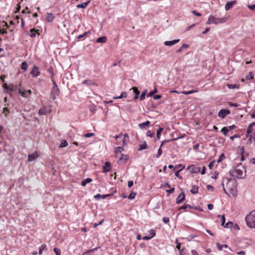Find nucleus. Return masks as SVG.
Instances as JSON below:
<instances>
[{
    "instance_id": "obj_1",
    "label": "nucleus",
    "mask_w": 255,
    "mask_h": 255,
    "mask_svg": "<svg viewBox=\"0 0 255 255\" xmlns=\"http://www.w3.org/2000/svg\"><path fill=\"white\" fill-rule=\"evenodd\" d=\"M229 173L233 177L243 179L246 176V169L243 166L239 165L231 169Z\"/></svg>"
},
{
    "instance_id": "obj_2",
    "label": "nucleus",
    "mask_w": 255,
    "mask_h": 255,
    "mask_svg": "<svg viewBox=\"0 0 255 255\" xmlns=\"http://www.w3.org/2000/svg\"><path fill=\"white\" fill-rule=\"evenodd\" d=\"M246 221L249 227L255 229V210L251 212L246 216Z\"/></svg>"
},
{
    "instance_id": "obj_3",
    "label": "nucleus",
    "mask_w": 255,
    "mask_h": 255,
    "mask_svg": "<svg viewBox=\"0 0 255 255\" xmlns=\"http://www.w3.org/2000/svg\"><path fill=\"white\" fill-rule=\"evenodd\" d=\"M227 18L226 17H216L213 15H211L209 16L208 21L207 22V24H218L220 23H225L227 21Z\"/></svg>"
},
{
    "instance_id": "obj_4",
    "label": "nucleus",
    "mask_w": 255,
    "mask_h": 255,
    "mask_svg": "<svg viewBox=\"0 0 255 255\" xmlns=\"http://www.w3.org/2000/svg\"><path fill=\"white\" fill-rule=\"evenodd\" d=\"M223 181L226 182V187L231 194H234L236 192V183L235 181L232 180L231 179L226 178Z\"/></svg>"
},
{
    "instance_id": "obj_5",
    "label": "nucleus",
    "mask_w": 255,
    "mask_h": 255,
    "mask_svg": "<svg viewBox=\"0 0 255 255\" xmlns=\"http://www.w3.org/2000/svg\"><path fill=\"white\" fill-rule=\"evenodd\" d=\"M54 86L50 92V99L54 101L56 99V97L59 94V89L54 81H53Z\"/></svg>"
},
{
    "instance_id": "obj_6",
    "label": "nucleus",
    "mask_w": 255,
    "mask_h": 255,
    "mask_svg": "<svg viewBox=\"0 0 255 255\" xmlns=\"http://www.w3.org/2000/svg\"><path fill=\"white\" fill-rule=\"evenodd\" d=\"M51 106L49 107H44L39 109L38 111V114L39 115H45L46 114H49L51 112Z\"/></svg>"
},
{
    "instance_id": "obj_7",
    "label": "nucleus",
    "mask_w": 255,
    "mask_h": 255,
    "mask_svg": "<svg viewBox=\"0 0 255 255\" xmlns=\"http://www.w3.org/2000/svg\"><path fill=\"white\" fill-rule=\"evenodd\" d=\"M191 173H198L200 171V168L194 165H191L187 167Z\"/></svg>"
},
{
    "instance_id": "obj_8",
    "label": "nucleus",
    "mask_w": 255,
    "mask_h": 255,
    "mask_svg": "<svg viewBox=\"0 0 255 255\" xmlns=\"http://www.w3.org/2000/svg\"><path fill=\"white\" fill-rule=\"evenodd\" d=\"M230 114V111L228 109H222L218 113V116L222 119Z\"/></svg>"
},
{
    "instance_id": "obj_9",
    "label": "nucleus",
    "mask_w": 255,
    "mask_h": 255,
    "mask_svg": "<svg viewBox=\"0 0 255 255\" xmlns=\"http://www.w3.org/2000/svg\"><path fill=\"white\" fill-rule=\"evenodd\" d=\"M30 74L33 77H37L40 74L38 67L34 65L32 70L30 72Z\"/></svg>"
},
{
    "instance_id": "obj_10",
    "label": "nucleus",
    "mask_w": 255,
    "mask_h": 255,
    "mask_svg": "<svg viewBox=\"0 0 255 255\" xmlns=\"http://www.w3.org/2000/svg\"><path fill=\"white\" fill-rule=\"evenodd\" d=\"M19 93L23 97H27L31 93V91L30 90L24 91L23 89H19Z\"/></svg>"
},
{
    "instance_id": "obj_11",
    "label": "nucleus",
    "mask_w": 255,
    "mask_h": 255,
    "mask_svg": "<svg viewBox=\"0 0 255 255\" xmlns=\"http://www.w3.org/2000/svg\"><path fill=\"white\" fill-rule=\"evenodd\" d=\"M184 199L185 194L184 193V192H182L181 193H180V194L179 195V196L176 199V203L180 204L184 200Z\"/></svg>"
},
{
    "instance_id": "obj_12",
    "label": "nucleus",
    "mask_w": 255,
    "mask_h": 255,
    "mask_svg": "<svg viewBox=\"0 0 255 255\" xmlns=\"http://www.w3.org/2000/svg\"><path fill=\"white\" fill-rule=\"evenodd\" d=\"M180 41V39H175L171 41H166L164 42V44L166 46H171L178 43Z\"/></svg>"
},
{
    "instance_id": "obj_13",
    "label": "nucleus",
    "mask_w": 255,
    "mask_h": 255,
    "mask_svg": "<svg viewBox=\"0 0 255 255\" xmlns=\"http://www.w3.org/2000/svg\"><path fill=\"white\" fill-rule=\"evenodd\" d=\"M38 155L36 152H34L31 154L28 155V161H32L34 160L35 158H37Z\"/></svg>"
},
{
    "instance_id": "obj_14",
    "label": "nucleus",
    "mask_w": 255,
    "mask_h": 255,
    "mask_svg": "<svg viewBox=\"0 0 255 255\" xmlns=\"http://www.w3.org/2000/svg\"><path fill=\"white\" fill-rule=\"evenodd\" d=\"M236 3V0H233L231 1H229L227 2L225 5V9L226 10H229L231 8L233 7V5Z\"/></svg>"
},
{
    "instance_id": "obj_15",
    "label": "nucleus",
    "mask_w": 255,
    "mask_h": 255,
    "mask_svg": "<svg viewBox=\"0 0 255 255\" xmlns=\"http://www.w3.org/2000/svg\"><path fill=\"white\" fill-rule=\"evenodd\" d=\"M110 165H111V163L110 162H109V161L106 162L105 165L103 167V168L104 169L103 172H109L110 170Z\"/></svg>"
},
{
    "instance_id": "obj_16",
    "label": "nucleus",
    "mask_w": 255,
    "mask_h": 255,
    "mask_svg": "<svg viewBox=\"0 0 255 255\" xmlns=\"http://www.w3.org/2000/svg\"><path fill=\"white\" fill-rule=\"evenodd\" d=\"M54 18L53 14L50 13H47L46 17V19L47 22H52Z\"/></svg>"
},
{
    "instance_id": "obj_17",
    "label": "nucleus",
    "mask_w": 255,
    "mask_h": 255,
    "mask_svg": "<svg viewBox=\"0 0 255 255\" xmlns=\"http://www.w3.org/2000/svg\"><path fill=\"white\" fill-rule=\"evenodd\" d=\"M150 122L149 121H146L144 123H142L139 124L138 125V127L141 129H143V128H145V127L149 126V125H150Z\"/></svg>"
},
{
    "instance_id": "obj_18",
    "label": "nucleus",
    "mask_w": 255,
    "mask_h": 255,
    "mask_svg": "<svg viewBox=\"0 0 255 255\" xmlns=\"http://www.w3.org/2000/svg\"><path fill=\"white\" fill-rule=\"evenodd\" d=\"M110 195V194L101 195V194H97V195H95L94 197L96 200H99L100 198L105 199L107 197Z\"/></svg>"
},
{
    "instance_id": "obj_19",
    "label": "nucleus",
    "mask_w": 255,
    "mask_h": 255,
    "mask_svg": "<svg viewBox=\"0 0 255 255\" xmlns=\"http://www.w3.org/2000/svg\"><path fill=\"white\" fill-rule=\"evenodd\" d=\"M107 40V38L106 36H101L98 38L96 40L97 42L98 43H105Z\"/></svg>"
},
{
    "instance_id": "obj_20",
    "label": "nucleus",
    "mask_w": 255,
    "mask_h": 255,
    "mask_svg": "<svg viewBox=\"0 0 255 255\" xmlns=\"http://www.w3.org/2000/svg\"><path fill=\"white\" fill-rule=\"evenodd\" d=\"M37 31H38V30H36L35 28L31 29L29 34V36L31 38L35 37Z\"/></svg>"
},
{
    "instance_id": "obj_21",
    "label": "nucleus",
    "mask_w": 255,
    "mask_h": 255,
    "mask_svg": "<svg viewBox=\"0 0 255 255\" xmlns=\"http://www.w3.org/2000/svg\"><path fill=\"white\" fill-rule=\"evenodd\" d=\"M90 1L89 0L87 2H85L82 3L81 4H78L77 5V7L79 8H85L87 6V5L89 3Z\"/></svg>"
},
{
    "instance_id": "obj_22",
    "label": "nucleus",
    "mask_w": 255,
    "mask_h": 255,
    "mask_svg": "<svg viewBox=\"0 0 255 255\" xmlns=\"http://www.w3.org/2000/svg\"><path fill=\"white\" fill-rule=\"evenodd\" d=\"M92 179L91 178H87L82 180V181L81 182V185L83 186H86V185L87 183H89L92 182Z\"/></svg>"
},
{
    "instance_id": "obj_23",
    "label": "nucleus",
    "mask_w": 255,
    "mask_h": 255,
    "mask_svg": "<svg viewBox=\"0 0 255 255\" xmlns=\"http://www.w3.org/2000/svg\"><path fill=\"white\" fill-rule=\"evenodd\" d=\"M127 97V93L126 92H124L121 93V95L117 97H114V99H121L123 98H126Z\"/></svg>"
},
{
    "instance_id": "obj_24",
    "label": "nucleus",
    "mask_w": 255,
    "mask_h": 255,
    "mask_svg": "<svg viewBox=\"0 0 255 255\" xmlns=\"http://www.w3.org/2000/svg\"><path fill=\"white\" fill-rule=\"evenodd\" d=\"M216 245L217 246L218 249L220 251H221L223 250L224 248H229V250H231V249L228 247V246L227 245H221L219 243H217Z\"/></svg>"
},
{
    "instance_id": "obj_25",
    "label": "nucleus",
    "mask_w": 255,
    "mask_h": 255,
    "mask_svg": "<svg viewBox=\"0 0 255 255\" xmlns=\"http://www.w3.org/2000/svg\"><path fill=\"white\" fill-rule=\"evenodd\" d=\"M20 86V84H19V86H17L15 85H14L13 84H11L9 85V90H16L17 89H18L19 90V89H20L19 88V86Z\"/></svg>"
},
{
    "instance_id": "obj_26",
    "label": "nucleus",
    "mask_w": 255,
    "mask_h": 255,
    "mask_svg": "<svg viewBox=\"0 0 255 255\" xmlns=\"http://www.w3.org/2000/svg\"><path fill=\"white\" fill-rule=\"evenodd\" d=\"M190 192L193 194L198 193V186H197L196 185H193L192 187L191 190H190Z\"/></svg>"
},
{
    "instance_id": "obj_27",
    "label": "nucleus",
    "mask_w": 255,
    "mask_h": 255,
    "mask_svg": "<svg viewBox=\"0 0 255 255\" xmlns=\"http://www.w3.org/2000/svg\"><path fill=\"white\" fill-rule=\"evenodd\" d=\"M189 47V45L187 44H183L181 47H180L177 51L176 52L179 53L182 51L184 48H187Z\"/></svg>"
},
{
    "instance_id": "obj_28",
    "label": "nucleus",
    "mask_w": 255,
    "mask_h": 255,
    "mask_svg": "<svg viewBox=\"0 0 255 255\" xmlns=\"http://www.w3.org/2000/svg\"><path fill=\"white\" fill-rule=\"evenodd\" d=\"M197 92H198V91H197V90H191V91H182V92H181V94L187 95H189V94H191L192 93H197Z\"/></svg>"
},
{
    "instance_id": "obj_29",
    "label": "nucleus",
    "mask_w": 255,
    "mask_h": 255,
    "mask_svg": "<svg viewBox=\"0 0 255 255\" xmlns=\"http://www.w3.org/2000/svg\"><path fill=\"white\" fill-rule=\"evenodd\" d=\"M147 144L145 142H144L143 143L140 144L138 150H142L145 149L147 148Z\"/></svg>"
},
{
    "instance_id": "obj_30",
    "label": "nucleus",
    "mask_w": 255,
    "mask_h": 255,
    "mask_svg": "<svg viewBox=\"0 0 255 255\" xmlns=\"http://www.w3.org/2000/svg\"><path fill=\"white\" fill-rule=\"evenodd\" d=\"M28 67L27 64L25 61L22 62L21 63V69L25 71L27 70Z\"/></svg>"
},
{
    "instance_id": "obj_31",
    "label": "nucleus",
    "mask_w": 255,
    "mask_h": 255,
    "mask_svg": "<svg viewBox=\"0 0 255 255\" xmlns=\"http://www.w3.org/2000/svg\"><path fill=\"white\" fill-rule=\"evenodd\" d=\"M45 249H46V245H45V244H43L40 247H39V254L40 255L42 254V251L43 250H45Z\"/></svg>"
},
{
    "instance_id": "obj_32",
    "label": "nucleus",
    "mask_w": 255,
    "mask_h": 255,
    "mask_svg": "<svg viewBox=\"0 0 255 255\" xmlns=\"http://www.w3.org/2000/svg\"><path fill=\"white\" fill-rule=\"evenodd\" d=\"M163 128H159V129L156 131V136L159 139L160 137L161 132L163 131Z\"/></svg>"
},
{
    "instance_id": "obj_33",
    "label": "nucleus",
    "mask_w": 255,
    "mask_h": 255,
    "mask_svg": "<svg viewBox=\"0 0 255 255\" xmlns=\"http://www.w3.org/2000/svg\"><path fill=\"white\" fill-rule=\"evenodd\" d=\"M233 225H234V224L232 222H229L225 224L224 228H233Z\"/></svg>"
},
{
    "instance_id": "obj_34",
    "label": "nucleus",
    "mask_w": 255,
    "mask_h": 255,
    "mask_svg": "<svg viewBox=\"0 0 255 255\" xmlns=\"http://www.w3.org/2000/svg\"><path fill=\"white\" fill-rule=\"evenodd\" d=\"M127 155H124L123 154H120V160H123L126 161L127 160Z\"/></svg>"
},
{
    "instance_id": "obj_35",
    "label": "nucleus",
    "mask_w": 255,
    "mask_h": 255,
    "mask_svg": "<svg viewBox=\"0 0 255 255\" xmlns=\"http://www.w3.org/2000/svg\"><path fill=\"white\" fill-rule=\"evenodd\" d=\"M146 92H147V91L145 90L142 92V93L140 95V97H139L140 100L142 101V100H144L145 96L146 94Z\"/></svg>"
},
{
    "instance_id": "obj_36",
    "label": "nucleus",
    "mask_w": 255,
    "mask_h": 255,
    "mask_svg": "<svg viewBox=\"0 0 255 255\" xmlns=\"http://www.w3.org/2000/svg\"><path fill=\"white\" fill-rule=\"evenodd\" d=\"M124 150V148L122 147H117L115 149L116 153H119L122 154V152Z\"/></svg>"
},
{
    "instance_id": "obj_37",
    "label": "nucleus",
    "mask_w": 255,
    "mask_h": 255,
    "mask_svg": "<svg viewBox=\"0 0 255 255\" xmlns=\"http://www.w3.org/2000/svg\"><path fill=\"white\" fill-rule=\"evenodd\" d=\"M225 158V156L224 153H222L220 155V156H219L218 159L217 160V162L218 163L220 162L221 161H222Z\"/></svg>"
},
{
    "instance_id": "obj_38",
    "label": "nucleus",
    "mask_w": 255,
    "mask_h": 255,
    "mask_svg": "<svg viewBox=\"0 0 255 255\" xmlns=\"http://www.w3.org/2000/svg\"><path fill=\"white\" fill-rule=\"evenodd\" d=\"M229 131L228 128L226 127H223L221 129V132H223V133L225 135H227V132Z\"/></svg>"
},
{
    "instance_id": "obj_39",
    "label": "nucleus",
    "mask_w": 255,
    "mask_h": 255,
    "mask_svg": "<svg viewBox=\"0 0 255 255\" xmlns=\"http://www.w3.org/2000/svg\"><path fill=\"white\" fill-rule=\"evenodd\" d=\"M2 113L4 114L5 117H7V115L9 113V111L7 108H4Z\"/></svg>"
},
{
    "instance_id": "obj_40",
    "label": "nucleus",
    "mask_w": 255,
    "mask_h": 255,
    "mask_svg": "<svg viewBox=\"0 0 255 255\" xmlns=\"http://www.w3.org/2000/svg\"><path fill=\"white\" fill-rule=\"evenodd\" d=\"M68 145V142L65 140H63L61 142L60 147H65Z\"/></svg>"
},
{
    "instance_id": "obj_41",
    "label": "nucleus",
    "mask_w": 255,
    "mask_h": 255,
    "mask_svg": "<svg viewBox=\"0 0 255 255\" xmlns=\"http://www.w3.org/2000/svg\"><path fill=\"white\" fill-rule=\"evenodd\" d=\"M253 131V128L251 126H249L247 130V136H249V134L251 133Z\"/></svg>"
},
{
    "instance_id": "obj_42",
    "label": "nucleus",
    "mask_w": 255,
    "mask_h": 255,
    "mask_svg": "<svg viewBox=\"0 0 255 255\" xmlns=\"http://www.w3.org/2000/svg\"><path fill=\"white\" fill-rule=\"evenodd\" d=\"M54 252L56 255H61V250L57 248L54 249Z\"/></svg>"
},
{
    "instance_id": "obj_43",
    "label": "nucleus",
    "mask_w": 255,
    "mask_h": 255,
    "mask_svg": "<svg viewBox=\"0 0 255 255\" xmlns=\"http://www.w3.org/2000/svg\"><path fill=\"white\" fill-rule=\"evenodd\" d=\"M135 195H136V193H134V192H131L129 195L128 196V198L129 199H133L135 197Z\"/></svg>"
},
{
    "instance_id": "obj_44",
    "label": "nucleus",
    "mask_w": 255,
    "mask_h": 255,
    "mask_svg": "<svg viewBox=\"0 0 255 255\" xmlns=\"http://www.w3.org/2000/svg\"><path fill=\"white\" fill-rule=\"evenodd\" d=\"M98 248H95L93 249L89 250L83 254V255H85L88 253H92L98 249Z\"/></svg>"
},
{
    "instance_id": "obj_45",
    "label": "nucleus",
    "mask_w": 255,
    "mask_h": 255,
    "mask_svg": "<svg viewBox=\"0 0 255 255\" xmlns=\"http://www.w3.org/2000/svg\"><path fill=\"white\" fill-rule=\"evenodd\" d=\"M175 139H176L174 138V139H167V140H164L162 141L161 144L160 145V146H162L164 143H165L166 142L172 141L174 140Z\"/></svg>"
},
{
    "instance_id": "obj_46",
    "label": "nucleus",
    "mask_w": 255,
    "mask_h": 255,
    "mask_svg": "<svg viewBox=\"0 0 255 255\" xmlns=\"http://www.w3.org/2000/svg\"><path fill=\"white\" fill-rule=\"evenodd\" d=\"M161 146H160V147L159 148V149L158 150L157 154L156 155V158H159L162 153V151L161 150Z\"/></svg>"
},
{
    "instance_id": "obj_47",
    "label": "nucleus",
    "mask_w": 255,
    "mask_h": 255,
    "mask_svg": "<svg viewBox=\"0 0 255 255\" xmlns=\"http://www.w3.org/2000/svg\"><path fill=\"white\" fill-rule=\"evenodd\" d=\"M83 84L93 85L92 81L90 80H86L82 82Z\"/></svg>"
},
{
    "instance_id": "obj_48",
    "label": "nucleus",
    "mask_w": 255,
    "mask_h": 255,
    "mask_svg": "<svg viewBox=\"0 0 255 255\" xmlns=\"http://www.w3.org/2000/svg\"><path fill=\"white\" fill-rule=\"evenodd\" d=\"M130 90H133V92L135 93V94H137V95H139V91L138 90V89L136 87H132L130 89Z\"/></svg>"
},
{
    "instance_id": "obj_49",
    "label": "nucleus",
    "mask_w": 255,
    "mask_h": 255,
    "mask_svg": "<svg viewBox=\"0 0 255 255\" xmlns=\"http://www.w3.org/2000/svg\"><path fill=\"white\" fill-rule=\"evenodd\" d=\"M252 79H253V76L252 73H250L249 75L246 76V80H251Z\"/></svg>"
},
{
    "instance_id": "obj_50",
    "label": "nucleus",
    "mask_w": 255,
    "mask_h": 255,
    "mask_svg": "<svg viewBox=\"0 0 255 255\" xmlns=\"http://www.w3.org/2000/svg\"><path fill=\"white\" fill-rule=\"evenodd\" d=\"M221 220H222V224H221V226L222 227H224L225 226V215H223L221 216Z\"/></svg>"
},
{
    "instance_id": "obj_51",
    "label": "nucleus",
    "mask_w": 255,
    "mask_h": 255,
    "mask_svg": "<svg viewBox=\"0 0 255 255\" xmlns=\"http://www.w3.org/2000/svg\"><path fill=\"white\" fill-rule=\"evenodd\" d=\"M182 169H180V170H179L178 171H177L175 173V176L178 178H179V179H182V177L181 176H180L179 175V172L181 171Z\"/></svg>"
},
{
    "instance_id": "obj_52",
    "label": "nucleus",
    "mask_w": 255,
    "mask_h": 255,
    "mask_svg": "<svg viewBox=\"0 0 255 255\" xmlns=\"http://www.w3.org/2000/svg\"><path fill=\"white\" fill-rule=\"evenodd\" d=\"M154 133L152 132L150 130H148L146 132V135L147 136L152 137L154 135Z\"/></svg>"
},
{
    "instance_id": "obj_53",
    "label": "nucleus",
    "mask_w": 255,
    "mask_h": 255,
    "mask_svg": "<svg viewBox=\"0 0 255 255\" xmlns=\"http://www.w3.org/2000/svg\"><path fill=\"white\" fill-rule=\"evenodd\" d=\"M94 135V133H87L85 134L83 136L85 137L88 138V137H90L91 136H93Z\"/></svg>"
},
{
    "instance_id": "obj_54",
    "label": "nucleus",
    "mask_w": 255,
    "mask_h": 255,
    "mask_svg": "<svg viewBox=\"0 0 255 255\" xmlns=\"http://www.w3.org/2000/svg\"><path fill=\"white\" fill-rule=\"evenodd\" d=\"M227 86H228V88L230 89H234L236 87H237V85H235V84H227Z\"/></svg>"
},
{
    "instance_id": "obj_55",
    "label": "nucleus",
    "mask_w": 255,
    "mask_h": 255,
    "mask_svg": "<svg viewBox=\"0 0 255 255\" xmlns=\"http://www.w3.org/2000/svg\"><path fill=\"white\" fill-rule=\"evenodd\" d=\"M157 89H156V88H155L154 91H151L149 92V93L148 94L147 96L148 97L152 96L154 93H157Z\"/></svg>"
},
{
    "instance_id": "obj_56",
    "label": "nucleus",
    "mask_w": 255,
    "mask_h": 255,
    "mask_svg": "<svg viewBox=\"0 0 255 255\" xmlns=\"http://www.w3.org/2000/svg\"><path fill=\"white\" fill-rule=\"evenodd\" d=\"M48 72L51 74L52 78L54 76V74L53 72V67H50L48 69Z\"/></svg>"
},
{
    "instance_id": "obj_57",
    "label": "nucleus",
    "mask_w": 255,
    "mask_h": 255,
    "mask_svg": "<svg viewBox=\"0 0 255 255\" xmlns=\"http://www.w3.org/2000/svg\"><path fill=\"white\" fill-rule=\"evenodd\" d=\"M162 221L165 224H167L169 222V219L168 217H164L162 219Z\"/></svg>"
},
{
    "instance_id": "obj_58",
    "label": "nucleus",
    "mask_w": 255,
    "mask_h": 255,
    "mask_svg": "<svg viewBox=\"0 0 255 255\" xmlns=\"http://www.w3.org/2000/svg\"><path fill=\"white\" fill-rule=\"evenodd\" d=\"M215 161L214 160L212 161V162H211L209 165H208V167L209 168L211 169L212 168V167H213V166L214 165V163H215Z\"/></svg>"
},
{
    "instance_id": "obj_59",
    "label": "nucleus",
    "mask_w": 255,
    "mask_h": 255,
    "mask_svg": "<svg viewBox=\"0 0 255 255\" xmlns=\"http://www.w3.org/2000/svg\"><path fill=\"white\" fill-rule=\"evenodd\" d=\"M104 219H103V220H102L101 222H100L99 223H95V224H94V228H96V227H98V226H99V225H101V224L103 223V222H104Z\"/></svg>"
},
{
    "instance_id": "obj_60",
    "label": "nucleus",
    "mask_w": 255,
    "mask_h": 255,
    "mask_svg": "<svg viewBox=\"0 0 255 255\" xmlns=\"http://www.w3.org/2000/svg\"><path fill=\"white\" fill-rule=\"evenodd\" d=\"M150 235H151V236L150 237H151V238L155 236V233L153 230H151L150 231Z\"/></svg>"
},
{
    "instance_id": "obj_61",
    "label": "nucleus",
    "mask_w": 255,
    "mask_h": 255,
    "mask_svg": "<svg viewBox=\"0 0 255 255\" xmlns=\"http://www.w3.org/2000/svg\"><path fill=\"white\" fill-rule=\"evenodd\" d=\"M248 7L251 10H254L255 9V4L252 5H248Z\"/></svg>"
},
{
    "instance_id": "obj_62",
    "label": "nucleus",
    "mask_w": 255,
    "mask_h": 255,
    "mask_svg": "<svg viewBox=\"0 0 255 255\" xmlns=\"http://www.w3.org/2000/svg\"><path fill=\"white\" fill-rule=\"evenodd\" d=\"M192 13L196 15V16H200L201 15V14L200 13H199L198 12H197L196 10H193L192 11Z\"/></svg>"
},
{
    "instance_id": "obj_63",
    "label": "nucleus",
    "mask_w": 255,
    "mask_h": 255,
    "mask_svg": "<svg viewBox=\"0 0 255 255\" xmlns=\"http://www.w3.org/2000/svg\"><path fill=\"white\" fill-rule=\"evenodd\" d=\"M233 228L234 230H239L240 229V227L238 224H234Z\"/></svg>"
},
{
    "instance_id": "obj_64",
    "label": "nucleus",
    "mask_w": 255,
    "mask_h": 255,
    "mask_svg": "<svg viewBox=\"0 0 255 255\" xmlns=\"http://www.w3.org/2000/svg\"><path fill=\"white\" fill-rule=\"evenodd\" d=\"M191 254L192 255H199L196 250H192Z\"/></svg>"
}]
</instances>
